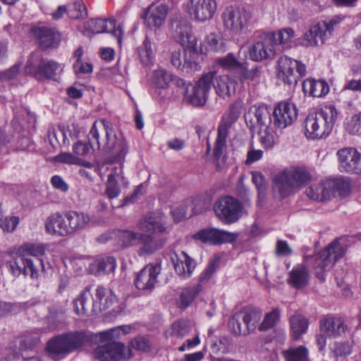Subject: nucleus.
Here are the masks:
<instances>
[{
    "label": "nucleus",
    "instance_id": "1",
    "mask_svg": "<svg viewBox=\"0 0 361 361\" xmlns=\"http://www.w3.org/2000/svg\"><path fill=\"white\" fill-rule=\"evenodd\" d=\"M94 140L98 149L111 155L114 161H123L128 152V146L122 137H117L112 125L104 119L94 123L89 135L88 144L78 141L73 147V152L79 156H85L94 147Z\"/></svg>",
    "mask_w": 361,
    "mask_h": 361
},
{
    "label": "nucleus",
    "instance_id": "2",
    "mask_svg": "<svg viewBox=\"0 0 361 361\" xmlns=\"http://www.w3.org/2000/svg\"><path fill=\"white\" fill-rule=\"evenodd\" d=\"M92 335L84 331H71L59 334L47 343L46 350L54 360H61L80 349L91 340Z\"/></svg>",
    "mask_w": 361,
    "mask_h": 361
},
{
    "label": "nucleus",
    "instance_id": "3",
    "mask_svg": "<svg viewBox=\"0 0 361 361\" xmlns=\"http://www.w3.org/2000/svg\"><path fill=\"white\" fill-rule=\"evenodd\" d=\"M95 295L97 301L91 294L90 288L86 287L73 301L74 312L79 317L90 316L96 313L98 309L108 308L116 300L111 290L102 286L97 288Z\"/></svg>",
    "mask_w": 361,
    "mask_h": 361
},
{
    "label": "nucleus",
    "instance_id": "4",
    "mask_svg": "<svg viewBox=\"0 0 361 361\" xmlns=\"http://www.w3.org/2000/svg\"><path fill=\"white\" fill-rule=\"evenodd\" d=\"M337 117L338 111L333 105H326L310 114L305 120V136L311 140L326 138L331 133Z\"/></svg>",
    "mask_w": 361,
    "mask_h": 361
},
{
    "label": "nucleus",
    "instance_id": "5",
    "mask_svg": "<svg viewBox=\"0 0 361 361\" xmlns=\"http://www.w3.org/2000/svg\"><path fill=\"white\" fill-rule=\"evenodd\" d=\"M311 178L310 173L303 167L283 170L274 176L273 188L282 198H284L298 191L307 184Z\"/></svg>",
    "mask_w": 361,
    "mask_h": 361
},
{
    "label": "nucleus",
    "instance_id": "6",
    "mask_svg": "<svg viewBox=\"0 0 361 361\" xmlns=\"http://www.w3.org/2000/svg\"><path fill=\"white\" fill-rule=\"evenodd\" d=\"M62 64L54 60L44 59L39 51L33 52L25 67L27 74L33 75L38 80L50 79L58 80L61 73L63 71Z\"/></svg>",
    "mask_w": 361,
    "mask_h": 361
},
{
    "label": "nucleus",
    "instance_id": "7",
    "mask_svg": "<svg viewBox=\"0 0 361 361\" xmlns=\"http://www.w3.org/2000/svg\"><path fill=\"white\" fill-rule=\"evenodd\" d=\"M345 253V248L338 241L332 242L326 249L312 257L315 276L320 281L325 280V273L331 269L336 260Z\"/></svg>",
    "mask_w": 361,
    "mask_h": 361
},
{
    "label": "nucleus",
    "instance_id": "8",
    "mask_svg": "<svg viewBox=\"0 0 361 361\" xmlns=\"http://www.w3.org/2000/svg\"><path fill=\"white\" fill-rule=\"evenodd\" d=\"M260 319L259 311L252 308H245L230 318L228 329L236 336H245L255 329Z\"/></svg>",
    "mask_w": 361,
    "mask_h": 361
},
{
    "label": "nucleus",
    "instance_id": "9",
    "mask_svg": "<svg viewBox=\"0 0 361 361\" xmlns=\"http://www.w3.org/2000/svg\"><path fill=\"white\" fill-rule=\"evenodd\" d=\"M92 334L91 341L97 343L94 350V357L99 361H124L130 357V350L121 343L114 340L101 341L96 340Z\"/></svg>",
    "mask_w": 361,
    "mask_h": 361
},
{
    "label": "nucleus",
    "instance_id": "10",
    "mask_svg": "<svg viewBox=\"0 0 361 361\" xmlns=\"http://www.w3.org/2000/svg\"><path fill=\"white\" fill-rule=\"evenodd\" d=\"M306 68L303 63L287 56L280 57L277 61L279 79L288 85H295L300 77L305 75Z\"/></svg>",
    "mask_w": 361,
    "mask_h": 361
},
{
    "label": "nucleus",
    "instance_id": "11",
    "mask_svg": "<svg viewBox=\"0 0 361 361\" xmlns=\"http://www.w3.org/2000/svg\"><path fill=\"white\" fill-rule=\"evenodd\" d=\"M340 20L341 18L335 16L329 22L322 21L313 25L305 33L302 44L305 47H314L323 44L331 36L334 25Z\"/></svg>",
    "mask_w": 361,
    "mask_h": 361
},
{
    "label": "nucleus",
    "instance_id": "12",
    "mask_svg": "<svg viewBox=\"0 0 361 361\" xmlns=\"http://www.w3.org/2000/svg\"><path fill=\"white\" fill-rule=\"evenodd\" d=\"M221 18L224 26L235 35H239L247 28L251 14L244 8L227 7L223 11Z\"/></svg>",
    "mask_w": 361,
    "mask_h": 361
},
{
    "label": "nucleus",
    "instance_id": "13",
    "mask_svg": "<svg viewBox=\"0 0 361 361\" xmlns=\"http://www.w3.org/2000/svg\"><path fill=\"white\" fill-rule=\"evenodd\" d=\"M242 205L235 198L226 196L218 199L214 205V210L217 217L226 223H233L242 215Z\"/></svg>",
    "mask_w": 361,
    "mask_h": 361
},
{
    "label": "nucleus",
    "instance_id": "14",
    "mask_svg": "<svg viewBox=\"0 0 361 361\" xmlns=\"http://www.w3.org/2000/svg\"><path fill=\"white\" fill-rule=\"evenodd\" d=\"M216 7V0H190L186 11L195 21L204 23L213 18Z\"/></svg>",
    "mask_w": 361,
    "mask_h": 361
},
{
    "label": "nucleus",
    "instance_id": "15",
    "mask_svg": "<svg viewBox=\"0 0 361 361\" xmlns=\"http://www.w3.org/2000/svg\"><path fill=\"white\" fill-rule=\"evenodd\" d=\"M298 109L293 102H279L273 111V126L276 129H284L293 124L298 118Z\"/></svg>",
    "mask_w": 361,
    "mask_h": 361
},
{
    "label": "nucleus",
    "instance_id": "16",
    "mask_svg": "<svg viewBox=\"0 0 361 361\" xmlns=\"http://www.w3.org/2000/svg\"><path fill=\"white\" fill-rule=\"evenodd\" d=\"M216 74L215 71H209L203 74L196 82L192 92L188 95L189 102L192 105L203 106L205 104Z\"/></svg>",
    "mask_w": 361,
    "mask_h": 361
},
{
    "label": "nucleus",
    "instance_id": "17",
    "mask_svg": "<svg viewBox=\"0 0 361 361\" xmlns=\"http://www.w3.org/2000/svg\"><path fill=\"white\" fill-rule=\"evenodd\" d=\"M7 265L11 273L14 276H19L21 274L30 276L32 279H37L39 276V271L34 261L28 257H23L18 252L8 262Z\"/></svg>",
    "mask_w": 361,
    "mask_h": 361
},
{
    "label": "nucleus",
    "instance_id": "18",
    "mask_svg": "<svg viewBox=\"0 0 361 361\" xmlns=\"http://www.w3.org/2000/svg\"><path fill=\"white\" fill-rule=\"evenodd\" d=\"M247 125L250 129L255 130L273 126V118L267 106H253L245 114Z\"/></svg>",
    "mask_w": 361,
    "mask_h": 361
},
{
    "label": "nucleus",
    "instance_id": "19",
    "mask_svg": "<svg viewBox=\"0 0 361 361\" xmlns=\"http://www.w3.org/2000/svg\"><path fill=\"white\" fill-rule=\"evenodd\" d=\"M337 155L341 171L353 173L361 172V155L356 149L343 148L337 152Z\"/></svg>",
    "mask_w": 361,
    "mask_h": 361
},
{
    "label": "nucleus",
    "instance_id": "20",
    "mask_svg": "<svg viewBox=\"0 0 361 361\" xmlns=\"http://www.w3.org/2000/svg\"><path fill=\"white\" fill-rule=\"evenodd\" d=\"M193 238L203 243L219 245L234 242L238 238V234L212 228L199 231Z\"/></svg>",
    "mask_w": 361,
    "mask_h": 361
},
{
    "label": "nucleus",
    "instance_id": "21",
    "mask_svg": "<svg viewBox=\"0 0 361 361\" xmlns=\"http://www.w3.org/2000/svg\"><path fill=\"white\" fill-rule=\"evenodd\" d=\"M168 6L162 3L149 5L141 15L145 24L150 29H159L162 27L168 15Z\"/></svg>",
    "mask_w": 361,
    "mask_h": 361
},
{
    "label": "nucleus",
    "instance_id": "22",
    "mask_svg": "<svg viewBox=\"0 0 361 361\" xmlns=\"http://www.w3.org/2000/svg\"><path fill=\"white\" fill-rule=\"evenodd\" d=\"M172 35L183 47L197 45V38L193 35L192 25L186 18L176 19L172 22Z\"/></svg>",
    "mask_w": 361,
    "mask_h": 361
},
{
    "label": "nucleus",
    "instance_id": "23",
    "mask_svg": "<svg viewBox=\"0 0 361 361\" xmlns=\"http://www.w3.org/2000/svg\"><path fill=\"white\" fill-rule=\"evenodd\" d=\"M103 32L112 33L113 35L118 37V41L121 42L120 35L121 30L116 29V21L114 19H92L84 24L83 33L86 36Z\"/></svg>",
    "mask_w": 361,
    "mask_h": 361
},
{
    "label": "nucleus",
    "instance_id": "24",
    "mask_svg": "<svg viewBox=\"0 0 361 361\" xmlns=\"http://www.w3.org/2000/svg\"><path fill=\"white\" fill-rule=\"evenodd\" d=\"M161 271L159 264H149L139 271L135 279V285L139 290H152L157 282V276Z\"/></svg>",
    "mask_w": 361,
    "mask_h": 361
},
{
    "label": "nucleus",
    "instance_id": "25",
    "mask_svg": "<svg viewBox=\"0 0 361 361\" xmlns=\"http://www.w3.org/2000/svg\"><path fill=\"white\" fill-rule=\"evenodd\" d=\"M33 36L37 39L42 49L56 48L60 44L61 37L58 31L54 28L37 27L32 29Z\"/></svg>",
    "mask_w": 361,
    "mask_h": 361
},
{
    "label": "nucleus",
    "instance_id": "26",
    "mask_svg": "<svg viewBox=\"0 0 361 361\" xmlns=\"http://www.w3.org/2000/svg\"><path fill=\"white\" fill-rule=\"evenodd\" d=\"M171 261L176 273L183 279H189L196 267L195 261L183 251L174 253Z\"/></svg>",
    "mask_w": 361,
    "mask_h": 361
},
{
    "label": "nucleus",
    "instance_id": "27",
    "mask_svg": "<svg viewBox=\"0 0 361 361\" xmlns=\"http://www.w3.org/2000/svg\"><path fill=\"white\" fill-rule=\"evenodd\" d=\"M277 51L267 35L262 41L255 43L249 50L250 59L255 61L271 59Z\"/></svg>",
    "mask_w": 361,
    "mask_h": 361
},
{
    "label": "nucleus",
    "instance_id": "28",
    "mask_svg": "<svg viewBox=\"0 0 361 361\" xmlns=\"http://www.w3.org/2000/svg\"><path fill=\"white\" fill-rule=\"evenodd\" d=\"M44 228L51 235L63 237L69 235L65 213L56 212L48 216L44 221Z\"/></svg>",
    "mask_w": 361,
    "mask_h": 361
},
{
    "label": "nucleus",
    "instance_id": "29",
    "mask_svg": "<svg viewBox=\"0 0 361 361\" xmlns=\"http://www.w3.org/2000/svg\"><path fill=\"white\" fill-rule=\"evenodd\" d=\"M319 330L329 338H338L345 334L347 326L341 318L328 316L320 320Z\"/></svg>",
    "mask_w": 361,
    "mask_h": 361
},
{
    "label": "nucleus",
    "instance_id": "30",
    "mask_svg": "<svg viewBox=\"0 0 361 361\" xmlns=\"http://www.w3.org/2000/svg\"><path fill=\"white\" fill-rule=\"evenodd\" d=\"M137 227L143 233L161 234L166 230L160 215L151 213L140 219L137 223Z\"/></svg>",
    "mask_w": 361,
    "mask_h": 361
},
{
    "label": "nucleus",
    "instance_id": "31",
    "mask_svg": "<svg viewBox=\"0 0 361 361\" xmlns=\"http://www.w3.org/2000/svg\"><path fill=\"white\" fill-rule=\"evenodd\" d=\"M238 85L236 78L228 75H219L216 78L213 86L216 94L222 98H229L235 94Z\"/></svg>",
    "mask_w": 361,
    "mask_h": 361
},
{
    "label": "nucleus",
    "instance_id": "32",
    "mask_svg": "<svg viewBox=\"0 0 361 361\" xmlns=\"http://www.w3.org/2000/svg\"><path fill=\"white\" fill-rule=\"evenodd\" d=\"M165 240L157 238L151 234L142 233L140 240V246L137 250L140 256L152 255L163 247Z\"/></svg>",
    "mask_w": 361,
    "mask_h": 361
},
{
    "label": "nucleus",
    "instance_id": "33",
    "mask_svg": "<svg viewBox=\"0 0 361 361\" xmlns=\"http://www.w3.org/2000/svg\"><path fill=\"white\" fill-rule=\"evenodd\" d=\"M302 90L305 94L314 97H321L329 92V86L324 80L307 78L302 82Z\"/></svg>",
    "mask_w": 361,
    "mask_h": 361
},
{
    "label": "nucleus",
    "instance_id": "34",
    "mask_svg": "<svg viewBox=\"0 0 361 361\" xmlns=\"http://www.w3.org/2000/svg\"><path fill=\"white\" fill-rule=\"evenodd\" d=\"M309 280V271L304 264H299L295 266L289 272L288 283L297 289L303 288L307 286Z\"/></svg>",
    "mask_w": 361,
    "mask_h": 361
},
{
    "label": "nucleus",
    "instance_id": "35",
    "mask_svg": "<svg viewBox=\"0 0 361 361\" xmlns=\"http://www.w3.org/2000/svg\"><path fill=\"white\" fill-rule=\"evenodd\" d=\"M68 233L83 229L90 222V216L84 212L69 211L65 212Z\"/></svg>",
    "mask_w": 361,
    "mask_h": 361
},
{
    "label": "nucleus",
    "instance_id": "36",
    "mask_svg": "<svg viewBox=\"0 0 361 361\" xmlns=\"http://www.w3.org/2000/svg\"><path fill=\"white\" fill-rule=\"evenodd\" d=\"M123 179L122 166L114 168L108 175L105 193L109 199H114L120 195L121 188L118 181Z\"/></svg>",
    "mask_w": 361,
    "mask_h": 361
},
{
    "label": "nucleus",
    "instance_id": "37",
    "mask_svg": "<svg viewBox=\"0 0 361 361\" xmlns=\"http://www.w3.org/2000/svg\"><path fill=\"white\" fill-rule=\"evenodd\" d=\"M116 267V258L111 256H106L94 260L90 266V270L94 274H100L101 273L109 274L113 272Z\"/></svg>",
    "mask_w": 361,
    "mask_h": 361
},
{
    "label": "nucleus",
    "instance_id": "38",
    "mask_svg": "<svg viewBox=\"0 0 361 361\" xmlns=\"http://www.w3.org/2000/svg\"><path fill=\"white\" fill-rule=\"evenodd\" d=\"M307 196L313 200L323 202L331 198L328 180L312 184L305 190Z\"/></svg>",
    "mask_w": 361,
    "mask_h": 361
},
{
    "label": "nucleus",
    "instance_id": "39",
    "mask_svg": "<svg viewBox=\"0 0 361 361\" xmlns=\"http://www.w3.org/2000/svg\"><path fill=\"white\" fill-rule=\"evenodd\" d=\"M328 181L331 197L336 194L340 197H345L350 193L351 186L348 178L341 177L329 179Z\"/></svg>",
    "mask_w": 361,
    "mask_h": 361
},
{
    "label": "nucleus",
    "instance_id": "40",
    "mask_svg": "<svg viewBox=\"0 0 361 361\" xmlns=\"http://www.w3.org/2000/svg\"><path fill=\"white\" fill-rule=\"evenodd\" d=\"M206 343L209 345L214 354H226L231 350V343L226 337L215 338L212 335V331H209V336Z\"/></svg>",
    "mask_w": 361,
    "mask_h": 361
},
{
    "label": "nucleus",
    "instance_id": "41",
    "mask_svg": "<svg viewBox=\"0 0 361 361\" xmlns=\"http://www.w3.org/2000/svg\"><path fill=\"white\" fill-rule=\"evenodd\" d=\"M142 233L132 230H118L115 233L121 246L124 247H134L140 244V237Z\"/></svg>",
    "mask_w": 361,
    "mask_h": 361
},
{
    "label": "nucleus",
    "instance_id": "42",
    "mask_svg": "<svg viewBox=\"0 0 361 361\" xmlns=\"http://www.w3.org/2000/svg\"><path fill=\"white\" fill-rule=\"evenodd\" d=\"M197 59V45L186 46L183 54V70H185L186 72L197 71L198 69Z\"/></svg>",
    "mask_w": 361,
    "mask_h": 361
},
{
    "label": "nucleus",
    "instance_id": "43",
    "mask_svg": "<svg viewBox=\"0 0 361 361\" xmlns=\"http://www.w3.org/2000/svg\"><path fill=\"white\" fill-rule=\"evenodd\" d=\"M47 247L43 243H26L18 249V253L23 257L32 256L39 257L45 254Z\"/></svg>",
    "mask_w": 361,
    "mask_h": 361
},
{
    "label": "nucleus",
    "instance_id": "44",
    "mask_svg": "<svg viewBox=\"0 0 361 361\" xmlns=\"http://www.w3.org/2000/svg\"><path fill=\"white\" fill-rule=\"evenodd\" d=\"M131 327L129 325H123L108 329L104 331L95 334V339L99 340L102 342L106 341L115 340L120 337L121 335H126L130 333Z\"/></svg>",
    "mask_w": 361,
    "mask_h": 361
},
{
    "label": "nucleus",
    "instance_id": "45",
    "mask_svg": "<svg viewBox=\"0 0 361 361\" xmlns=\"http://www.w3.org/2000/svg\"><path fill=\"white\" fill-rule=\"evenodd\" d=\"M204 46L208 51L224 52L226 50L225 41L219 33H210L204 42Z\"/></svg>",
    "mask_w": 361,
    "mask_h": 361
},
{
    "label": "nucleus",
    "instance_id": "46",
    "mask_svg": "<svg viewBox=\"0 0 361 361\" xmlns=\"http://www.w3.org/2000/svg\"><path fill=\"white\" fill-rule=\"evenodd\" d=\"M216 63L223 69L234 72L237 75L244 63L239 61L233 53H228L225 56L217 58Z\"/></svg>",
    "mask_w": 361,
    "mask_h": 361
},
{
    "label": "nucleus",
    "instance_id": "47",
    "mask_svg": "<svg viewBox=\"0 0 361 361\" xmlns=\"http://www.w3.org/2000/svg\"><path fill=\"white\" fill-rule=\"evenodd\" d=\"M271 44L277 48V46L288 44L294 36V31L290 27L281 29L277 32H273L267 35Z\"/></svg>",
    "mask_w": 361,
    "mask_h": 361
},
{
    "label": "nucleus",
    "instance_id": "48",
    "mask_svg": "<svg viewBox=\"0 0 361 361\" xmlns=\"http://www.w3.org/2000/svg\"><path fill=\"white\" fill-rule=\"evenodd\" d=\"M200 291L201 286L200 284H196L183 289L178 300L179 307L181 309L187 308Z\"/></svg>",
    "mask_w": 361,
    "mask_h": 361
},
{
    "label": "nucleus",
    "instance_id": "49",
    "mask_svg": "<svg viewBox=\"0 0 361 361\" xmlns=\"http://www.w3.org/2000/svg\"><path fill=\"white\" fill-rule=\"evenodd\" d=\"M290 324L293 331V338L295 341L300 339L301 336L306 332L308 327L307 319L300 314L291 317Z\"/></svg>",
    "mask_w": 361,
    "mask_h": 361
},
{
    "label": "nucleus",
    "instance_id": "50",
    "mask_svg": "<svg viewBox=\"0 0 361 361\" xmlns=\"http://www.w3.org/2000/svg\"><path fill=\"white\" fill-rule=\"evenodd\" d=\"M137 54L140 61L145 66L152 63L154 57L152 43L148 37H146L142 44L137 48Z\"/></svg>",
    "mask_w": 361,
    "mask_h": 361
},
{
    "label": "nucleus",
    "instance_id": "51",
    "mask_svg": "<svg viewBox=\"0 0 361 361\" xmlns=\"http://www.w3.org/2000/svg\"><path fill=\"white\" fill-rule=\"evenodd\" d=\"M65 309L62 305H54L49 308V314L47 320L49 325V329H54L62 322L64 318Z\"/></svg>",
    "mask_w": 361,
    "mask_h": 361
},
{
    "label": "nucleus",
    "instance_id": "52",
    "mask_svg": "<svg viewBox=\"0 0 361 361\" xmlns=\"http://www.w3.org/2000/svg\"><path fill=\"white\" fill-rule=\"evenodd\" d=\"M240 114L241 105L238 103L233 104L230 106L228 112L223 116L219 127H223L228 130L232 124L238 120Z\"/></svg>",
    "mask_w": 361,
    "mask_h": 361
},
{
    "label": "nucleus",
    "instance_id": "53",
    "mask_svg": "<svg viewBox=\"0 0 361 361\" xmlns=\"http://www.w3.org/2000/svg\"><path fill=\"white\" fill-rule=\"evenodd\" d=\"M287 361H310L308 349L304 345L291 348L284 352Z\"/></svg>",
    "mask_w": 361,
    "mask_h": 361
},
{
    "label": "nucleus",
    "instance_id": "54",
    "mask_svg": "<svg viewBox=\"0 0 361 361\" xmlns=\"http://www.w3.org/2000/svg\"><path fill=\"white\" fill-rule=\"evenodd\" d=\"M260 77V71L257 66L248 69L244 63L240 69L236 79L238 83L243 82V80L257 82Z\"/></svg>",
    "mask_w": 361,
    "mask_h": 361
},
{
    "label": "nucleus",
    "instance_id": "55",
    "mask_svg": "<svg viewBox=\"0 0 361 361\" xmlns=\"http://www.w3.org/2000/svg\"><path fill=\"white\" fill-rule=\"evenodd\" d=\"M173 80V75L164 69H159L154 71L153 83L158 88H167Z\"/></svg>",
    "mask_w": 361,
    "mask_h": 361
},
{
    "label": "nucleus",
    "instance_id": "56",
    "mask_svg": "<svg viewBox=\"0 0 361 361\" xmlns=\"http://www.w3.org/2000/svg\"><path fill=\"white\" fill-rule=\"evenodd\" d=\"M228 130L223 127H218L217 137L214 147V156L219 159L224 153L226 145V138L228 136Z\"/></svg>",
    "mask_w": 361,
    "mask_h": 361
},
{
    "label": "nucleus",
    "instance_id": "57",
    "mask_svg": "<svg viewBox=\"0 0 361 361\" xmlns=\"http://www.w3.org/2000/svg\"><path fill=\"white\" fill-rule=\"evenodd\" d=\"M68 16L72 19L85 18L87 16V11L82 0H74L68 8Z\"/></svg>",
    "mask_w": 361,
    "mask_h": 361
},
{
    "label": "nucleus",
    "instance_id": "58",
    "mask_svg": "<svg viewBox=\"0 0 361 361\" xmlns=\"http://www.w3.org/2000/svg\"><path fill=\"white\" fill-rule=\"evenodd\" d=\"M274 126L266 127L258 130L259 140L264 148H271L274 145Z\"/></svg>",
    "mask_w": 361,
    "mask_h": 361
},
{
    "label": "nucleus",
    "instance_id": "59",
    "mask_svg": "<svg viewBox=\"0 0 361 361\" xmlns=\"http://www.w3.org/2000/svg\"><path fill=\"white\" fill-rule=\"evenodd\" d=\"M19 222L20 219L18 216H7L4 217L3 211L0 220V228H1L4 232L11 233L16 230Z\"/></svg>",
    "mask_w": 361,
    "mask_h": 361
},
{
    "label": "nucleus",
    "instance_id": "60",
    "mask_svg": "<svg viewBox=\"0 0 361 361\" xmlns=\"http://www.w3.org/2000/svg\"><path fill=\"white\" fill-rule=\"evenodd\" d=\"M191 331V326L187 321H178L172 324L171 335L178 338H183Z\"/></svg>",
    "mask_w": 361,
    "mask_h": 361
},
{
    "label": "nucleus",
    "instance_id": "61",
    "mask_svg": "<svg viewBox=\"0 0 361 361\" xmlns=\"http://www.w3.org/2000/svg\"><path fill=\"white\" fill-rule=\"evenodd\" d=\"M280 312L278 309H274L271 312L266 314L264 320L259 326L260 331L267 330L273 327L279 320Z\"/></svg>",
    "mask_w": 361,
    "mask_h": 361
},
{
    "label": "nucleus",
    "instance_id": "62",
    "mask_svg": "<svg viewBox=\"0 0 361 361\" xmlns=\"http://www.w3.org/2000/svg\"><path fill=\"white\" fill-rule=\"evenodd\" d=\"M345 128L351 135H361V111L350 118L346 123Z\"/></svg>",
    "mask_w": 361,
    "mask_h": 361
},
{
    "label": "nucleus",
    "instance_id": "63",
    "mask_svg": "<svg viewBox=\"0 0 361 361\" xmlns=\"http://www.w3.org/2000/svg\"><path fill=\"white\" fill-rule=\"evenodd\" d=\"M252 181L257 189L259 197L261 199L264 198L267 188L264 176L259 172H252Z\"/></svg>",
    "mask_w": 361,
    "mask_h": 361
},
{
    "label": "nucleus",
    "instance_id": "64",
    "mask_svg": "<svg viewBox=\"0 0 361 361\" xmlns=\"http://www.w3.org/2000/svg\"><path fill=\"white\" fill-rule=\"evenodd\" d=\"M54 161L56 162H59L62 164H75V165H80L82 163V159L80 158L73 155L70 152H62L53 158Z\"/></svg>",
    "mask_w": 361,
    "mask_h": 361
}]
</instances>
